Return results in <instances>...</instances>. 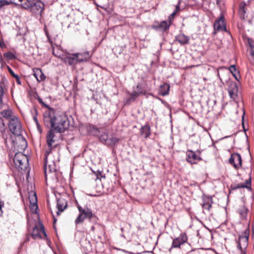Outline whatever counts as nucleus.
Listing matches in <instances>:
<instances>
[{
    "label": "nucleus",
    "mask_w": 254,
    "mask_h": 254,
    "mask_svg": "<svg viewBox=\"0 0 254 254\" xmlns=\"http://www.w3.org/2000/svg\"><path fill=\"white\" fill-rule=\"evenodd\" d=\"M47 110L43 115V122L47 127L50 126L51 129L56 132H64L69 126V122L66 116L64 114H56L54 109L46 106Z\"/></svg>",
    "instance_id": "f257e3e1"
},
{
    "label": "nucleus",
    "mask_w": 254,
    "mask_h": 254,
    "mask_svg": "<svg viewBox=\"0 0 254 254\" xmlns=\"http://www.w3.org/2000/svg\"><path fill=\"white\" fill-rule=\"evenodd\" d=\"M26 3L21 4V6L24 9H29L30 11L34 14H40L42 13L44 10V3L41 0H33L32 1H27Z\"/></svg>",
    "instance_id": "f03ea898"
},
{
    "label": "nucleus",
    "mask_w": 254,
    "mask_h": 254,
    "mask_svg": "<svg viewBox=\"0 0 254 254\" xmlns=\"http://www.w3.org/2000/svg\"><path fill=\"white\" fill-rule=\"evenodd\" d=\"M13 163L16 169L19 172L25 171L29 165L27 156L21 151H19L15 154Z\"/></svg>",
    "instance_id": "7ed1b4c3"
},
{
    "label": "nucleus",
    "mask_w": 254,
    "mask_h": 254,
    "mask_svg": "<svg viewBox=\"0 0 254 254\" xmlns=\"http://www.w3.org/2000/svg\"><path fill=\"white\" fill-rule=\"evenodd\" d=\"M76 206L79 213L75 220L76 224L83 223L85 219L90 220L94 216V214L90 208L88 207L83 208L78 203L76 204Z\"/></svg>",
    "instance_id": "20e7f679"
},
{
    "label": "nucleus",
    "mask_w": 254,
    "mask_h": 254,
    "mask_svg": "<svg viewBox=\"0 0 254 254\" xmlns=\"http://www.w3.org/2000/svg\"><path fill=\"white\" fill-rule=\"evenodd\" d=\"M151 89L147 83L144 86H142L141 83H138L136 86L133 87V91L130 93V97L128 98V101H134L140 95H146L147 91Z\"/></svg>",
    "instance_id": "39448f33"
},
{
    "label": "nucleus",
    "mask_w": 254,
    "mask_h": 254,
    "mask_svg": "<svg viewBox=\"0 0 254 254\" xmlns=\"http://www.w3.org/2000/svg\"><path fill=\"white\" fill-rule=\"evenodd\" d=\"M30 235L35 240L43 238L46 239L47 237L44 226L41 222H39L38 224L35 225L33 228L32 232Z\"/></svg>",
    "instance_id": "423d86ee"
},
{
    "label": "nucleus",
    "mask_w": 254,
    "mask_h": 254,
    "mask_svg": "<svg viewBox=\"0 0 254 254\" xmlns=\"http://www.w3.org/2000/svg\"><path fill=\"white\" fill-rule=\"evenodd\" d=\"M8 127L10 131L14 135H20L22 132V126L17 117H13L8 122Z\"/></svg>",
    "instance_id": "0eeeda50"
},
{
    "label": "nucleus",
    "mask_w": 254,
    "mask_h": 254,
    "mask_svg": "<svg viewBox=\"0 0 254 254\" xmlns=\"http://www.w3.org/2000/svg\"><path fill=\"white\" fill-rule=\"evenodd\" d=\"M56 171V166L54 161L51 159L45 160L44 172L46 180L48 174L51 177H53V175H55Z\"/></svg>",
    "instance_id": "6e6552de"
},
{
    "label": "nucleus",
    "mask_w": 254,
    "mask_h": 254,
    "mask_svg": "<svg viewBox=\"0 0 254 254\" xmlns=\"http://www.w3.org/2000/svg\"><path fill=\"white\" fill-rule=\"evenodd\" d=\"M249 234L245 233V236H240L237 243V248L241 251L240 254H246V250L248 246Z\"/></svg>",
    "instance_id": "1a4fd4ad"
},
{
    "label": "nucleus",
    "mask_w": 254,
    "mask_h": 254,
    "mask_svg": "<svg viewBox=\"0 0 254 254\" xmlns=\"http://www.w3.org/2000/svg\"><path fill=\"white\" fill-rule=\"evenodd\" d=\"M188 241V237L186 233H182L179 237L173 240L172 246L169 249L170 252L173 248H181V245L186 243Z\"/></svg>",
    "instance_id": "9d476101"
},
{
    "label": "nucleus",
    "mask_w": 254,
    "mask_h": 254,
    "mask_svg": "<svg viewBox=\"0 0 254 254\" xmlns=\"http://www.w3.org/2000/svg\"><path fill=\"white\" fill-rule=\"evenodd\" d=\"M214 29L216 31H227L226 24L224 15L221 14L220 17L214 23Z\"/></svg>",
    "instance_id": "9b49d317"
},
{
    "label": "nucleus",
    "mask_w": 254,
    "mask_h": 254,
    "mask_svg": "<svg viewBox=\"0 0 254 254\" xmlns=\"http://www.w3.org/2000/svg\"><path fill=\"white\" fill-rule=\"evenodd\" d=\"M242 158L240 154L238 153H233L229 160L230 164L236 169H239L242 166Z\"/></svg>",
    "instance_id": "f8f14e48"
},
{
    "label": "nucleus",
    "mask_w": 254,
    "mask_h": 254,
    "mask_svg": "<svg viewBox=\"0 0 254 254\" xmlns=\"http://www.w3.org/2000/svg\"><path fill=\"white\" fill-rule=\"evenodd\" d=\"M186 160L191 164H197L198 162L202 160L201 158L197 155L196 153L192 150H188L186 153Z\"/></svg>",
    "instance_id": "ddd939ff"
},
{
    "label": "nucleus",
    "mask_w": 254,
    "mask_h": 254,
    "mask_svg": "<svg viewBox=\"0 0 254 254\" xmlns=\"http://www.w3.org/2000/svg\"><path fill=\"white\" fill-rule=\"evenodd\" d=\"M228 91L231 98L235 100L237 97L238 88L236 82L231 81L229 83Z\"/></svg>",
    "instance_id": "4468645a"
},
{
    "label": "nucleus",
    "mask_w": 254,
    "mask_h": 254,
    "mask_svg": "<svg viewBox=\"0 0 254 254\" xmlns=\"http://www.w3.org/2000/svg\"><path fill=\"white\" fill-rule=\"evenodd\" d=\"M55 130L50 129L47 132L46 135V142L47 145H54V143L57 140V137L55 134Z\"/></svg>",
    "instance_id": "2eb2a0df"
},
{
    "label": "nucleus",
    "mask_w": 254,
    "mask_h": 254,
    "mask_svg": "<svg viewBox=\"0 0 254 254\" xmlns=\"http://www.w3.org/2000/svg\"><path fill=\"white\" fill-rule=\"evenodd\" d=\"M213 202L212 197L205 195L203 196L202 202L201 204L202 208L205 209L208 212H209Z\"/></svg>",
    "instance_id": "dca6fc26"
},
{
    "label": "nucleus",
    "mask_w": 254,
    "mask_h": 254,
    "mask_svg": "<svg viewBox=\"0 0 254 254\" xmlns=\"http://www.w3.org/2000/svg\"><path fill=\"white\" fill-rule=\"evenodd\" d=\"M57 207L58 209L57 215H59L67 207V201L63 197H60L57 200Z\"/></svg>",
    "instance_id": "f3484780"
},
{
    "label": "nucleus",
    "mask_w": 254,
    "mask_h": 254,
    "mask_svg": "<svg viewBox=\"0 0 254 254\" xmlns=\"http://www.w3.org/2000/svg\"><path fill=\"white\" fill-rule=\"evenodd\" d=\"M175 41L182 45H187L189 43L190 37L184 33H180L175 37Z\"/></svg>",
    "instance_id": "a211bd4d"
},
{
    "label": "nucleus",
    "mask_w": 254,
    "mask_h": 254,
    "mask_svg": "<svg viewBox=\"0 0 254 254\" xmlns=\"http://www.w3.org/2000/svg\"><path fill=\"white\" fill-rule=\"evenodd\" d=\"M76 56L73 54H67L63 58V61L70 65H75L78 62Z\"/></svg>",
    "instance_id": "6ab92c4d"
},
{
    "label": "nucleus",
    "mask_w": 254,
    "mask_h": 254,
    "mask_svg": "<svg viewBox=\"0 0 254 254\" xmlns=\"http://www.w3.org/2000/svg\"><path fill=\"white\" fill-rule=\"evenodd\" d=\"M30 205L29 207L31 211L34 213H37V210L38 209L37 205V199L36 193H34L32 196L29 197Z\"/></svg>",
    "instance_id": "aec40b11"
},
{
    "label": "nucleus",
    "mask_w": 254,
    "mask_h": 254,
    "mask_svg": "<svg viewBox=\"0 0 254 254\" xmlns=\"http://www.w3.org/2000/svg\"><path fill=\"white\" fill-rule=\"evenodd\" d=\"M33 75L36 78L38 82H40L45 80L46 77L43 73L41 69L36 68L33 69Z\"/></svg>",
    "instance_id": "412c9836"
},
{
    "label": "nucleus",
    "mask_w": 254,
    "mask_h": 254,
    "mask_svg": "<svg viewBox=\"0 0 254 254\" xmlns=\"http://www.w3.org/2000/svg\"><path fill=\"white\" fill-rule=\"evenodd\" d=\"M74 55L76 56L78 63L87 61L90 58L89 53L88 52L74 54Z\"/></svg>",
    "instance_id": "4be33fe9"
},
{
    "label": "nucleus",
    "mask_w": 254,
    "mask_h": 254,
    "mask_svg": "<svg viewBox=\"0 0 254 254\" xmlns=\"http://www.w3.org/2000/svg\"><path fill=\"white\" fill-rule=\"evenodd\" d=\"M171 26V23L166 21H161L158 25L155 26V29H160L162 32H168Z\"/></svg>",
    "instance_id": "5701e85b"
},
{
    "label": "nucleus",
    "mask_w": 254,
    "mask_h": 254,
    "mask_svg": "<svg viewBox=\"0 0 254 254\" xmlns=\"http://www.w3.org/2000/svg\"><path fill=\"white\" fill-rule=\"evenodd\" d=\"M170 87L169 84L167 83H164L161 85L159 88L160 94L163 96L168 95L170 90Z\"/></svg>",
    "instance_id": "b1692460"
},
{
    "label": "nucleus",
    "mask_w": 254,
    "mask_h": 254,
    "mask_svg": "<svg viewBox=\"0 0 254 254\" xmlns=\"http://www.w3.org/2000/svg\"><path fill=\"white\" fill-rule=\"evenodd\" d=\"M247 42L250 47V55L252 58V63L254 65V41L250 38H247Z\"/></svg>",
    "instance_id": "393cba45"
},
{
    "label": "nucleus",
    "mask_w": 254,
    "mask_h": 254,
    "mask_svg": "<svg viewBox=\"0 0 254 254\" xmlns=\"http://www.w3.org/2000/svg\"><path fill=\"white\" fill-rule=\"evenodd\" d=\"M140 131L141 135L144 138H147L149 137L151 134L150 127L148 124L145 125L141 127Z\"/></svg>",
    "instance_id": "a878e982"
},
{
    "label": "nucleus",
    "mask_w": 254,
    "mask_h": 254,
    "mask_svg": "<svg viewBox=\"0 0 254 254\" xmlns=\"http://www.w3.org/2000/svg\"><path fill=\"white\" fill-rule=\"evenodd\" d=\"M240 188H247L249 190H252L251 188V178H250L249 179L246 181L245 183L244 184H239L236 186L234 187L233 190H236Z\"/></svg>",
    "instance_id": "bb28decb"
},
{
    "label": "nucleus",
    "mask_w": 254,
    "mask_h": 254,
    "mask_svg": "<svg viewBox=\"0 0 254 254\" xmlns=\"http://www.w3.org/2000/svg\"><path fill=\"white\" fill-rule=\"evenodd\" d=\"M120 140V138H117L113 135H111L109 137L107 142H106V145L108 146H114L117 145Z\"/></svg>",
    "instance_id": "cd10ccee"
},
{
    "label": "nucleus",
    "mask_w": 254,
    "mask_h": 254,
    "mask_svg": "<svg viewBox=\"0 0 254 254\" xmlns=\"http://www.w3.org/2000/svg\"><path fill=\"white\" fill-rule=\"evenodd\" d=\"M97 229L95 236L97 237L99 239H101L102 237L104 235L105 229L104 227L100 224H97V227L96 228Z\"/></svg>",
    "instance_id": "c85d7f7f"
},
{
    "label": "nucleus",
    "mask_w": 254,
    "mask_h": 254,
    "mask_svg": "<svg viewBox=\"0 0 254 254\" xmlns=\"http://www.w3.org/2000/svg\"><path fill=\"white\" fill-rule=\"evenodd\" d=\"M18 2H20L22 4V0H0V8L3 6L8 5L9 4H17Z\"/></svg>",
    "instance_id": "c756f323"
},
{
    "label": "nucleus",
    "mask_w": 254,
    "mask_h": 254,
    "mask_svg": "<svg viewBox=\"0 0 254 254\" xmlns=\"http://www.w3.org/2000/svg\"><path fill=\"white\" fill-rule=\"evenodd\" d=\"M0 115L9 121L13 118V117H16L12 114V112L11 110H3L0 113Z\"/></svg>",
    "instance_id": "7c9ffc66"
},
{
    "label": "nucleus",
    "mask_w": 254,
    "mask_h": 254,
    "mask_svg": "<svg viewBox=\"0 0 254 254\" xmlns=\"http://www.w3.org/2000/svg\"><path fill=\"white\" fill-rule=\"evenodd\" d=\"M56 146H57L56 145H52L51 146L48 145V147L46 149V151H45V160H49L50 159V158H49L50 154L52 152V150L54 148H56Z\"/></svg>",
    "instance_id": "2f4dec72"
},
{
    "label": "nucleus",
    "mask_w": 254,
    "mask_h": 254,
    "mask_svg": "<svg viewBox=\"0 0 254 254\" xmlns=\"http://www.w3.org/2000/svg\"><path fill=\"white\" fill-rule=\"evenodd\" d=\"M245 6L246 4L244 2H241L239 5V13L241 18H244V15L246 13Z\"/></svg>",
    "instance_id": "473e14b6"
},
{
    "label": "nucleus",
    "mask_w": 254,
    "mask_h": 254,
    "mask_svg": "<svg viewBox=\"0 0 254 254\" xmlns=\"http://www.w3.org/2000/svg\"><path fill=\"white\" fill-rule=\"evenodd\" d=\"M228 69L230 70V71L232 73L233 75L235 77V78L237 80H238L237 74V73H239V71L236 69V66L235 65H231L229 67Z\"/></svg>",
    "instance_id": "72a5a7b5"
},
{
    "label": "nucleus",
    "mask_w": 254,
    "mask_h": 254,
    "mask_svg": "<svg viewBox=\"0 0 254 254\" xmlns=\"http://www.w3.org/2000/svg\"><path fill=\"white\" fill-rule=\"evenodd\" d=\"M3 56L7 60H12L16 59V56L11 52H8L3 54Z\"/></svg>",
    "instance_id": "f704fd0d"
},
{
    "label": "nucleus",
    "mask_w": 254,
    "mask_h": 254,
    "mask_svg": "<svg viewBox=\"0 0 254 254\" xmlns=\"http://www.w3.org/2000/svg\"><path fill=\"white\" fill-rule=\"evenodd\" d=\"M109 139L108 134L107 133H103L99 137L100 140L106 145V142H107V141Z\"/></svg>",
    "instance_id": "c9c22d12"
},
{
    "label": "nucleus",
    "mask_w": 254,
    "mask_h": 254,
    "mask_svg": "<svg viewBox=\"0 0 254 254\" xmlns=\"http://www.w3.org/2000/svg\"><path fill=\"white\" fill-rule=\"evenodd\" d=\"M35 116H34L33 117V120L34 121V122H35L36 123V126L37 127V128H38V130L41 132L42 131V129L40 127V124H39V123L38 121V119H37V114H38V111L36 109L35 110Z\"/></svg>",
    "instance_id": "e433bc0d"
},
{
    "label": "nucleus",
    "mask_w": 254,
    "mask_h": 254,
    "mask_svg": "<svg viewBox=\"0 0 254 254\" xmlns=\"http://www.w3.org/2000/svg\"><path fill=\"white\" fill-rule=\"evenodd\" d=\"M248 209L245 206H243L240 209V214L242 216V217L244 218H246L247 214H248Z\"/></svg>",
    "instance_id": "4c0bfd02"
},
{
    "label": "nucleus",
    "mask_w": 254,
    "mask_h": 254,
    "mask_svg": "<svg viewBox=\"0 0 254 254\" xmlns=\"http://www.w3.org/2000/svg\"><path fill=\"white\" fill-rule=\"evenodd\" d=\"M20 145L21 146L20 148H19L20 150L24 151L27 147V142L25 139L22 138V139L20 141Z\"/></svg>",
    "instance_id": "58836bf2"
},
{
    "label": "nucleus",
    "mask_w": 254,
    "mask_h": 254,
    "mask_svg": "<svg viewBox=\"0 0 254 254\" xmlns=\"http://www.w3.org/2000/svg\"><path fill=\"white\" fill-rule=\"evenodd\" d=\"M52 53L54 56L62 59V58L61 57L60 50L58 47H57V49H55L54 47H53Z\"/></svg>",
    "instance_id": "ea45409f"
},
{
    "label": "nucleus",
    "mask_w": 254,
    "mask_h": 254,
    "mask_svg": "<svg viewBox=\"0 0 254 254\" xmlns=\"http://www.w3.org/2000/svg\"><path fill=\"white\" fill-rule=\"evenodd\" d=\"M94 173L95 174L96 177V180H99L100 182L101 181V179L102 178H105V176L103 175L101 172H97V173L94 172Z\"/></svg>",
    "instance_id": "a19ab883"
},
{
    "label": "nucleus",
    "mask_w": 254,
    "mask_h": 254,
    "mask_svg": "<svg viewBox=\"0 0 254 254\" xmlns=\"http://www.w3.org/2000/svg\"><path fill=\"white\" fill-rule=\"evenodd\" d=\"M4 130V124L3 123L2 118L0 117V132H2Z\"/></svg>",
    "instance_id": "79ce46f5"
},
{
    "label": "nucleus",
    "mask_w": 254,
    "mask_h": 254,
    "mask_svg": "<svg viewBox=\"0 0 254 254\" xmlns=\"http://www.w3.org/2000/svg\"><path fill=\"white\" fill-rule=\"evenodd\" d=\"M37 100L38 101L39 103L41 104L42 106H44V107H45L46 108V106H48V105L46 104L45 103H44L42 100V99L38 97L37 98Z\"/></svg>",
    "instance_id": "37998d69"
},
{
    "label": "nucleus",
    "mask_w": 254,
    "mask_h": 254,
    "mask_svg": "<svg viewBox=\"0 0 254 254\" xmlns=\"http://www.w3.org/2000/svg\"><path fill=\"white\" fill-rule=\"evenodd\" d=\"M7 68L9 73L13 77H15L17 75L14 73L13 71L11 69V68L10 67L7 66Z\"/></svg>",
    "instance_id": "c03bdc74"
},
{
    "label": "nucleus",
    "mask_w": 254,
    "mask_h": 254,
    "mask_svg": "<svg viewBox=\"0 0 254 254\" xmlns=\"http://www.w3.org/2000/svg\"><path fill=\"white\" fill-rule=\"evenodd\" d=\"M14 78L15 79L16 83L20 85L21 81H20V77H19V76L18 75H16L15 77H14Z\"/></svg>",
    "instance_id": "a18cd8bd"
},
{
    "label": "nucleus",
    "mask_w": 254,
    "mask_h": 254,
    "mask_svg": "<svg viewBox=\"0 0 254 254\" xmlns=\"http://www.w3.org/2000/svg\"><path fill=\"white\" fill-rule=\"evenodd\" d=\"M97 227V224L95 225L94 226H93L91 228V231L93 232L94 235H95L96 233V228Z\"/></svg>",
    "instance_id": "49530a36"
},
{
    "label": "nucleus",
    "mask_w": 254,
    "mask_h": 254,
    "mask_svg": "<svg viewBox=\"0 0 254 254\" xmlns=\"http://www.w3.org/2000/svg\"><path fill=\"white\" fill-rule=\"evenodd\" d=\"M173 20H174V18L173 17H171V15H170L168 17V19L166 21H167L168 23H171V25L173 22Z\"/></svg>",
    "instance_id": "de8ad7c7"
},
{
    "label": "nucleus",
    "mask_w": 254,
    "mask_h": 254,
    "mask_svg": "<svg viewBox=\"0 0 254 254\" xmlns=\"http://www.w3.org/2000/svg\"><path fill=\"white\" fill-rule=\"evenodd\" d=\"M4 94L3 87L0 85V98L3 97Z\"/></svg>",
    "instance_id": "09e8293b"
},
{
    "label": "nucleus",
    "mask_w": 254,
    "mask_h": 254,
    "mask_svg": "<svg viewBox=\"0 0 254 254\" xmlns=\"http://www.w3.org/2000/svg\"><path fill=\"white\" fill-rule=\"evenodd\" d=\"M4 203L2 201H0V215L2 213V207H3Z\"/></svg>",
    "instance_id": "8fccbe9b"
},
{
    "label": "nucleus",
    "mask_w": 254,
    "mask_h": 254,
    "mask_svg": "<svg viewBox=\"0 0 254 254\" xmlns=\"http://www.w3.org/2000/svg\"><path fill=\"white\" fill-rule=\"evenodd\" d=\"M0 47L1 48H5L6 47V45L3 42V41L0 40Z\"/></svg>",
    "instance_id": "3c124183"
},
{
    "label": "nucleus",
    "mask_w": 254,
    "mask_h": 254,
    "mask_svg": "<svg viewBox=\"0 0 254 254\" xmlns=\"http://www.w3.org/2000/svg\"><path fill=\"white\" fill-rule=\"evenodd\" d=\"M179 10H180V7H179V5L178 4L176 6V9H175V10L174 11L176 12V13H177Z\"/></svg>",
    "instance_id": "603ef678"
},
{
    "label": "nucleus",
    "mask_w": 254,
    "mask_h": 254,
    "mask_svg": "<svg viewBox=\"0 0 254 254\" xmlns=\"http://www.w3.org/2000/svg\"><path fill=\"white\" fill-rule=\"evenodd\" d=\"M3 104L2 97L0 98V109L1 108Z\"/></svg>",
    "instance_id": "864d4df0"
},
{
    "label": "nucleus",
    "mask_w": 254,
    "mask_h": 254,
    "mask_svg": "<svg viewBox=\"0 0 254 254\" xmlns=\"http://www.w3.org/2000/svg\"><path fill=\"white\" fill-rule=\"evenodd\" d=\"M177 13H176V12L174 11L170 15H171V17H173V18H174V16H175V15Z\"/></svg>",
    "instance_id": "5fc2aeb1"
},
{
    "label": "nucleus",
    "mask_w": 254,
    "mask_h": 254,
    "mask_svg": "<svg viewBox=\"0 0 254 254\" xmlns=\"http://www.w3.org/2000/svg\"><path fill=\"white\" fill-rule=\"evenodd\" d=\"M198 65H191V66H187L186 67V69H188V68H191V67H194V66H197Z\"/></svg>",
    "instance_id": "6e6d98bb"
},
{
    "label": "nucleus",
    "mask_w": 254,
    "mask_h": 254,
    "mask_svg": "<svg viewBox=\"0 0 254 254\" xmlns=\"http://www.w3.org/2000/svg\"><path fill=\"white\" fill-rule=\"evenodd\" d=\"M33 0H22V4L23 3H26V1H32Z\"/></svg>",
    "instance_id": "4d7b16f0"
},
{
    "label": "nucleus",
    "mask_w": 254,
    "mask_h": 254,
    "mask_svg": "<svg viewBox=\"0 0 254 254\" xmlns=\"http://www.w3.org/2000/svg\"><path fill=\"white\" fill-rule=\"evenodd\" d=\"M219 2V0H217V2L218 3Z\"/></svg>",
    "instance_id": "13d9d810"
}]
</instances>
